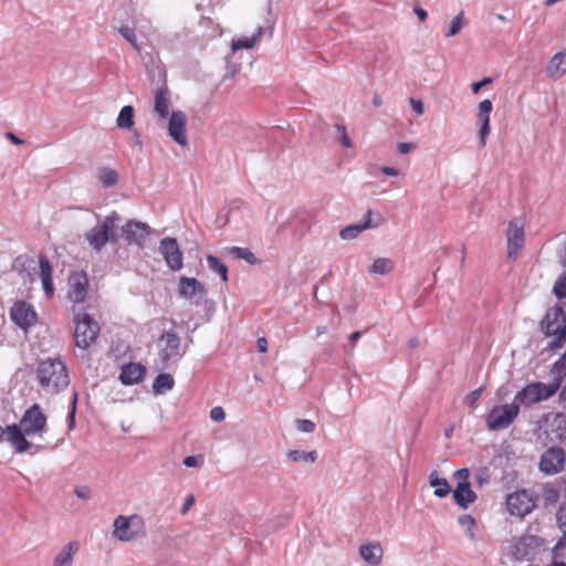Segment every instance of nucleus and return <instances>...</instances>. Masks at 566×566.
Here are the masks:
<instances>
[{
	"mask_svg": "<svg viewBox=\"0 0 566 566\" xmlns=\"http://www.w3.org/2000/svg\"><path fill=\"white\" fill-rule=\"evenodd\" d=\"M46 422L41 407L34 403L24 411L19 424L7 426V442L17 453H36L39 447L28 441V438L42 437L46 431Z\"/></svg>",
	"mask_w": 566,
	"mask_h": 566,
	"instance_id": "1",
	"label": "nucleus"
},
{
	"mask_svg": "<svg viewBox=\"0 0 566 566\" xmlns=\"http://www.w3.org/2000/svg\"><path fill=\"white\" fill-rule=\"evenodd\" d=\"M542 332L551 340L546 349L555 352L566 343V305H557L549 310L542 321Z\"/></svg>",
	"mask_w": 566,
	"mask_h": 566,
	"instance_id": "2",
	"label": "nucleus"
},
{
	"mask_svg": "<svg viewBox=\"0 0 566 566\" xmlns=\"http://www.w3.org/2000/svg\"><path fill=\"white\" fill-rule=\"evenodd\" d=\"M38 380L41 387L51 394L65 389L70 382L66 367L60 358L41 361L38 367Z\"/></svg>",
	"mask_w": 566,
	"mask_h": 566,
	"instance_id": "3",
	"label": "nucleus"
},
{
	"mask_svg": "<svg viewBox=\"0 0 566 566\" xmlns=\"http://www.w3.org/2000/svg\"><path fill=\"white\" fill-rule=\"evenodd\" d=\"M119 222L120 216L113 211L102 222L85 233L86 241L95 251H101L108 242H117L119 235L116 230L119 227Z\"/></svg>",
	"mask_w": 566,
	"mask_h": 566,
	"instance_id": "4",
	"label": "nucleus"
},
{
	"mask_svg": "<svg viewBox=\"0 0 566 566\" xmlns=\"http://www.w3.org/2000/svg\"><path fill=\"white\" fill-rule=\"evenodd\" d=\"M145 535V521L138 514L118 515L113 521V536L119 542H133Z\"/></svg>",
	"mask_w": 566,
	"mask_h": 566,
	"instance_id": "5",
	"label": "nucleus"
},
{
	"mask_svg": "<svg viewBox=\"0 0 566 566\" xmlns=\"http://www.w3.org/2000/svg\"><path fill=\"white\" fill-rule=\"evenodd\" d=\"M559 387L560 381L557 379L551 384L534 381L517 391L514 396V400L518 407H530L534 403L549 399L558 391Z\"/></svg>",
	"mask_w": 566,
	"mask_h": 566,
	"instance_id": "6",
	"label": "nucleus"
},
{
	"mask_svg": "<svg viewBox=\"0 0 566 566\" xmlns=\"http://www.w3.org/2000/svg\"><path fill=\"white\" fill-rule=\"evenodd\" d=\"M74 340L82 349L88 348L99 333L98 323L87 313H77L74 317Z\"/></svg>",
	"mask_w": 566,
	"mask_h": 566,
	"instance_id": "7",
	"label": "nucleus"
},
{
	"mask_svg": "<svg viewBox=\"0 0 566 566\" xmlns=\"http://www.w3.org/2000/svg\"><path fill=\"white\" fill-rule=\"evenodd\" d=\"M520 407L515 402L493 407L486 417V427L491 431L509 428L517 418Z\"/></svg>",
	"mask_w": 566,
	"mask_h": 566,
	"instance_id": "8",
	"label": "nucleus"
},
{
	"mask_svg": "<svg viewBox=\"0 0 566 566\" xmlns=\"http://www.w3.org/2000/svg\"><path fill=\"white\" fill-rule=\"evenodd\" d=\"M544 541L536 535H524L511 547V554L515 560L531 562L542 551Z\"/></svg>",
	"mask_w": 566,
	"mask_h": 566,
	"instance_id": "9",
	"label": "nucleus"
},
{
	"mask_svg": "<svg viewBox=\"0 0 566 566\" xmlns=\"http://www.w3.org/2000/svg\"><path fill=\"white\" fill-rule=\"evenodd\" d=\"M507 243V255L510 259H516L525 243V222L521 218H514L509 222L505 231Z\"/></svg>",
	"mask_w": 566,
	"mask_h": 566,
	"instance_id": "10",
	"label": "nucleus"
},
{
	"mask_svg": "<svg viewBox=\"0 0 566 566\" xmlns=\"http://www.w3.org/2000/svg\"><path fill=\"white\" fill-rule=\"evenodd\" d=\"M536 506L535 497L525 490L513 492L506 497V507L511 515L524 517Z\"/></svg>",
	"mask_w": 566,
	"mask_h": 566,
	"instance_id": "11",
	"label": "nucleus"
},
{
	"mask_svg": "<svg viewBox=\"0 0 566 566\" xmlns=\"http://www.w3.org/2000/svg\"><path fill=\"white\" fill-rule=\"evenodd\" d=\"M275 15L272 12V3L269 1L268 3V17L265 18V25L258 27L255 33L252 36H242L239 39L232 40L231 49L233 52H237L241 49H252L255 42L268 32L269 35H272L273 28L275 24Z\"/></svg>",
	"mask_w": 566,
	"mask_h": 566,
	"instance_id": "12",
	"label": "nucleus"
},
{
	"mask_svg": "<svg viewBox=\"0 0 566 566\" xmlns=\"http://www.w3.org/2000/svg\"><path fill=\"white\" fill-rule=\"evenodd\" d=\"M159 253L171 271H180L184 266V254L174 238H164L159 242Z\"/></svg>",
	"mask_w": 566,
	"mask_h": 566,
	"instance_id": "13",
	"label": "nucleus"
},
{
	"mask_svg": "<svg viewBox=\"0 0 566 566\" xmlns=\"http://www.w3.org/2000/svg\"><path fill=\"white\" fill-rule=\"evenodd\" d=\"M12 322L21 329H29L38 321L34 307L25 301H17L10 311Z\"/></svg>",
	"mask_w": 566,
	"mask_h": 566,
	"instance_id": "14",
	"label": "nucleus"
},
{
	"mask_svg": "<svg viewBox=\"0 0 566 566\" xmlns=\"http://www.w3.org/2000/svg\"><path fill=\"white\" fill-rule=\"evenodd\" d=\"M382 222V218L380 213L374 212L373 210H368L363 221L359 223L350 224L340 230L339 237L343 240H354L356 239L363 231L371 228H377Z\"/></svg>",
	"mask_w": 566,
	"mask_h": 566,
	"instance_id": "15",
	"label": "nucleus"
},
{
	"mask_svg": "<svg viewBox=\"0 0 566 566\" xmlns=\"http://www.w3.org/2000/svg\"><path fill=\"white\" fill-rule=\"evenodd\" d=\"M458 480L457 488L453 491L454 502L462 509H467L469 504L476 500V494L471 490L470 483L468 482L469 471L467 469H460L455 472Z\"/></svg>",
	"mask_w": 566,
	"mask_h": 566,
	"instance_id": "16",
	"label": "nucleus"
},
{
	"mask_svg": "<svg viewBox=\"0 0 566 566\" xmlns=\"http://www.w3.org/2000/svg\"><path fill=\"white\" fill-rule=\"evenodd\" d=\"M123 234L129 244L144 248L150 233V227L142 221L129 220L122 228Z\"/></svg>",
	"mask_w": 566,
	"mask_h": 566,
	"instance_id": "17",
	"label": "nucleus"
},
{
	"mask_svg": "<svg viewBox=\"0 0 566 566\" xmlns=\"http://www.w3.org/2000/svg\"><path fill=\"white\" fill-rule=\"evenodd\" d=\"M67 296L73 303H82L87 296L88 276L85 272H73L67 280Z\"/></svg>",
	"mask_w": 566,
	"mask_h": 566,
	"instance_id": "18",
	"label": "nucleus"
},
{
	"mask_svg": "<svg viewBox=\"0 0 566 566\" xmlns=\"http://www.w3.org/2000/svg\"><path fill=\"white\" fill-rule=\"evenodd\" d=\"M565 465V452L562 448H549L541 458L539 469L547 474L559 472Z\"/></svg>",
	"mask_w": 566,
	"mask_h": 566,
	"instance_id": "19",
	"label": "nucleus"
},
{
	"mask_svg": "<svg viewBox=\"0 0 566 566\" xmlns=\"http://www.w3.org/2000/svg\"><path fill=\"white\" fill-rule=\"evenodd\" d=\"M178 292L184 298H197L196 302L198 303V301L206 295L207 290L205 285L195 277L180 276Z\"/></svg>",
	"mask_w": 566,
	"mask_h": 566,
	"instance_id": "20",
	"label": "nucleus"
},
{
	"mask_svg": "<svg viewBox=\"0 0 566 566\" xmlns=\"http://www.w3.org/2000/svg\"><path fill=\"white\" fill-rule=\"evenodd\" d=\"M169 136L179 145H187L186 115L181 111L172 112L168 122Z\"/></svg>",
	"mask_w": 566,
	"mask_h": 566,
	"instance_id": "21",
	"label": "nucleus"
},
{
	"mask_svg": "<svg viewBox=\"0 0 566 566\" xmlns=\"http://www.w3.org/2000/svg\"><path fill=\"white\" fill-rule=\"evenodd\" d=\"M493 109V104L490 99H483L479 104L478 119L480 122L479 142L480 146L484 147L486 138L490 134V114Z\"/></svg>",
	"mask_w": 566,
	"mask_h": 566,
	"instance_id": "22",
	"label": "nucleus"
},
{
	"mask_svg": "<svg viewBox=\"0 0 566 566\" xmlns=\"http://www.w3.org/2000/svg\"><path fill=\"white\" fill-rule=\"evenodd\" d=\"M80 549L76 541H71L63 545L61 549L53 556L49 566H74L75 555Z\"/></svg>",
	"mask_w": 566,
	"mask_h": 566,
	"instance_id": "23",
	"label": "nucleus"
},
{
	"mask_svg": "<svg viewBox=\"0 0 566 566\" xmlns=\"http://www.w3.org/2000/svg\"><path fill=\"white\" fill-rule=\"evenodd\" d=\"M146 373V368L142 364L129 363L122 367L119 380L122 384L129 386L139 382Z\"/></svg>",
	"mask_w": 566,
	"mask_h": 566,
	"instance_id": "24",
	"label": "nucleus"
},
{
	"mask_svg": "<svg viewBox=\"0 0 566 566\" xmlns=\"http://www.w3.org/2000/svg\"><path fill=\"white\" fill-rule=\"evenodd\" d=\"M171 101L169 92L166 87H159L155 91L154 97V112L160 119H166L169 116Z\"/></svg>",
	"mask_w": 566,
	"mask_h": 566,
	"instance_id": "25",
	"label": "nucleus"
},
{
	"mask_svg": "<svg viewBox=\"0 0 566 566\" xmlns=\"http://www.w3.org/2000/svg\"><path fill=\"white\" fill-rule=\"evenodd\" d=\"M545 72L548 77L553 80H559L566 74V52H558L554 54L546 69Z\"/></svg>",
	"mask_w": 566,
	"mask_h": 566,
	"instance_id": "26",
	"label": "nucleus"
},
{
	"mask_svg": "<svg viewBox=\"0 0 566 566\" xmlns=\"http://www.w3.org/2000/svg\"><path fill=\"white\" fill-rule=\"evenodd\" d=\"M360 557L370 566H377L380 564L384 555V551L380 544H366L359 548Z\"/></svg>",
	"mask_w": 566,
	"mask_h": 566,
	"instance_id": "27",
	"label": "nucleus"
},
{
	"mask_svg": "<svg viewBox=\"0 0 566 566\" xmlns=\"http://www.w3.org/2000/svg\"><path fill=\"white\" fill-rule=\"evenodd\" d=\"M166 346L163 349L161 356L164 359H171L180 356L179 347L180 339L175 333H166L163 337Z\"/></svg>",
	"mask_w": 566,
	"mask_h": 566,
	"instance_id": "28",
	"label": "nucleus"
},
{
	"mask_svg": "<svg viewBox=\"0 0 566 566\" xmlns=\"http://www.w3.org/2000/svg\"><path fill=\"white\" fill-rule=\"evenodd\" d=\"M429 483H430V486L434 489L433 494L437 497H440V499L446 497L451 491L448 480L444 478H439L437 471H432L430 473Z\"/></svg>",
	"mask_w": 566,
	"mask_h": 566,
	"instance_id": "29",
	"label": "nucleus"
},
{
	"mask_svg": "<svg viewBox=\"0 0 566 566\" xmlns=\"http://www.w3.org/2000/svg\"><path fill=\"white\" fill-rule=\"evenodd\" d=\"M175 380L169 374H159L153 384L154 391L156 394H165L174 388Z\"/></svg>",
	"mask_w": 566,
	"mask_h": 566,
	"instance_id": "30",
	"label": "nucleus"
},
{
	"mask_svg": "<svg viewBox=\"0 0 566 566\" xmlns=\"http://www.w3.org/2000/svg\"><path fill=\"white\" fill-rule=\"evenodd\" d=\"M116 125L122 129H129L134 126V108L130 105L122 107L116 119Z\"/></svg>",
	"mask_w": 566,
	"mask_h": 566,
	"instance_id": "31",
	"label": "nucleus"
},
{
	"mask_svg": "<svg viewBox=\"0 0 566 566\" xmlns=\"http://www.w3.org/2000/svg\"><path fill=\"white\" fill-rule=\"evenodd\" d=\"M394 270V262L388 258L376 259L369 268V273L375 275H385Z\"/></svg>",
	"mask_w": 566,
	"mask_h": 566,
	"instance_id": "32",
	"label": "nucleus"
},
{
	"mask_svg": "<svg viewBox=\"0 0 566 566\" xmlns=\"http://www.w3.org/2000/svg\"><path fill=\"white\" fill-rule=\"evenodd\" d=\"M459 525L465 533V536L472 541L476 542L478 537L475 534V520L470 514H463L458 518Z\"/></svg>",
	"mask_w": 566,
	"mask_h": 566,
	"instance_id": "33",
	"label": "nucleus"
},
{
	"mask_svg": "<svg viewBox=\"0 0 566 566\" xmlns=\"http://www.w3.org/2000/svg\"><path fill=\"white\" fill-rule=\"evenodd\" d=\"M207 266L210 271L218 274L221 277L222 282L228 281V268L223 262H221V260L219 258L213 256V255H208L207 256Z\"/></svg>",
	"mask_w": 566,
	"mask_h": 566,
	"instance_id": "34",
	"label": "nucleus"
},
{
	"mask_svg": "<svg viewBox=\"0 0 566 566\" xmlns=\"http://www.w3.org/2000/svg\"><path fill=\"white\" fill-rule=\"evenodd\" d=\"M97 177L104 187H113L118 181V174L108 167H102L97 171Z\"/></svg>",
	"mask_w": 566,
	"mask_h": 566,
	"instance_id": "35",
	"label": "nucleus"
},
{
	"mask_svg": "<svg viewBox=\"0 0 566 566\" xmlns=\"http://www.w3.org/2000/svg\"><path fill=\"white\" fill-rule=\"evenodd\" d=\"M287 458L292 462L314 463L317 459L316 451L291 450Z\"/></svg>",
	"mask_w": 566,
	"mask_h": 566,
	"instance_id": "36",
	"label": "nucleus"
},
{
	"mask_svg": "<svg viewBox=\"0 0 566 566\" xmlns=\"http://www.w3.org/2000/svg\"><path fill=\"white\" fill-rule=\"evenodd\" d=\"M119 34L132 45L136 52H140V45L137 42L135 30L129 25H122L118 28Z\"/></svg>",
	"mask_w": 566,
	"mask_h": 566,
	"instance_id": "37",
	"label": "nucleus"
},
{
	"mask_svg": "<svg viewBox=\"0 0 566 566\" xmlns=\"http://www.w3.org/2000/svg\"><path fill=\"white\" fill-rule=\"evenodd\" d=\"M464 25V13L463 12H460L458 15H455L450 24H449V28L446 32V36L447 38H451V36H454L457 35L461 29L463 28Z\"/></svg>",
	"mask_w": 566,
	"mask_h": 566,
	"instance_id": "38",
	"label": "nucleus"
},
{
	"mask_svg": "<svg viewBox=\"0 0 566 566\" xmlns=\"http://www.w3.org/2000/svg\"><path fill=\"white\" fill-rule=\"evenodd\" d=\"M551 373L559 381L566 376V352L553 364Z\"/></svg>",
	"mask_w": 566,
	"mask_h": 566,
	"instance_id": "39",
	"label": "nucleus"
},
{
	"mask_svg": "<svg viewBox=\"0 0 566 566\" xmlns=\"http://www.w3.org/2000/svg\"><path fill=\"white\" fill-rule=\"evenodd\" d=\"M551 373L559 381L566 376V352L553 364Z\"/></svg>",
	"mask_w": 566,
	"mask_h": 566,
	"instance_id": "40",
	"label": "nucleus"
},
{
	"mask_svg": "<svg viewBox=\"0 0 566 566\" xmlns=\"http://www.w3.org/2000/svg\"><path fill=\"white\" fill-rule=\"evenodd\" d=\"M232 253L239 258V259H242V260H245L247 262H249L250 264H253L255 263V255L251 252V250H249L248 248H239V247H234L232 248Z\"/></svg>",
	"mask_w": 566,
	"mask_h": 566,
	"instance_id": "41",
	"label": "nucleus"
},
{
	"mask_svg": "<svg viewBox=\"0 0 566 566\" xmlns=\"http://www.w3.org/2000/svg\"><path fill=\"white\" fill-rule=\"evenodd\" d=\"M39 266L41 280L52 279V266L50 264V261L45 256H40Z\"/></svg>",
	"mask_w": 566,
	"mask_h": 566,
	"instance_id": "42",
	"label": "nucleus"
},
{
	"mask_svg": "<svg viewBox=\"0 0 566 566\" xmlns=\"http://www.w3.org/2000/svg\"><path fill=\"white\" fill-rule=\"evenodd\" d=\"M553 291L557 298L566 297V273L556 280Z\"/></svg>",
	"mask_w": 566,
	"mask_h": 566,
	"instance_id": "43",
	"label": "nucleus"
},
{
	"mask_svg": "<svg viewBox=\"0 0 566 566\" xmlns=\"http://www.w3.org/2000/svg\"><path fill=\"white\" fill-rule=\"evenodd\" d=\"M295 427L298 431L305 433H312L316 426L312 420L308 419H298L295 421Z\"/></svg>",
	"mask_w": 566,
	"mask_h": 566,
	"instance_id": "44",
	"label": "nucleus"
},
{
	"mask_svg": "<svg viewBox=\"0 0 566 566\" xmlns=\"http://www.w3.org/2000/svg\"><path fill=\"white\" fill-rule=\"evenodd\" d=\"M182 463L187 468H200L205 463V458L201 454L188 455L184 459Z\"/></svg>",
	"mask_w": 566,
	"mask_h": 566,
	"instance_id": "45",
	"label": "nucleus"
},
{
	"mask_svg": "<svg viewBox=\"0 0 566 566\" xmlns=\"http://www.w3.org/2000/svg\"><path fill=\"white\" fill-rule=\"evenodd\" d=\"M210 418L214 421V422H222L224 419H226V412L223 410L222 407H213L211 410H210Z\"/></svg>",
	"mask_w": 566,
	"mask_h": 566,
	"instance_id": "46",
	"label": "nucleus"
},
{
	"mask_svg": "<svg viewBox=\"0 0 566 566\" xmlns=\"http://www.w3.org/2000/svg\"><path fill=\"white\" fill-rule=\"evenodd\" d=\"M557 522L560 527V530L566 535V503H564L557 513Z\"/></svg>",
	"mask_w": 566,
	"mask_h": 566,
	"instance_id": "47",
	"label": "nucleus"
},
{
	"mask_svg": "<svg viewBox=\"0 0 566 566\" xmlns=\"http://www.w3.org/2000/svg\"><path fill=\"white\" fill-rule=\"evenodd\" d=\"M195 502H196L195 495L191 493L188 494L185 499L182 506L180 507V514L186 515L189 512V510L193 506Z\"/></svg>",
	"mask_w": 566,
	"mask_h": 566,
	"instance_id": "48",
	"label": "nucleus"
},
{
	"mask_svg": "<svg viewBox=\"0 0 566 566\" xmlns=\"http://www.w3.org/2000/svg\"><path fill=\"white\" fill-rule=\"evenodd\" d=\"M415 148H416V144H413V143H398L397 144V151L400 155H406Z\"/></svg>",
	"mask_w": 566,
	"mask_h": 566,
	"instance_id": "49",
	"label": "nucleus"
},
{
	"mask_svg": "<svg viewBox=\"0 0 566 566\" xmlns=\"http://www.w3.org/2000/svg\"><path fill=\"white\" fill-rule=\"evenodd\" d=\"M74 493L77 497L80 499H83V500H88L91 497V490L88 486H77L75 490H74Z\"/></svg>",
	"mask_w": 566,
	"mask_h": 566,
	"instance_id": "50",
	"label": "nucleus"
},
{
	"mask_svg": "<svg viewBox=\"0 0 566 566\" xmlns=\"http://www.w3.org/2000/svg\"><path fill=\"white\" fill-rule=\"evenodd\" d=\"M41 281H42V286H43V291H44L45 295L48 297L53 296V294H54L53 280L46 279V280H41Z\"/></svg>",
	"mask_w": 566,
	"mask_h": 566,
	"instance_id": "51",
	"label": "nucleus"
},
{
	"mask_svg": "<svg viewBox=\"0 0 566 566\" xmlns=\"http://www.w3.org/2000/svg\"><path fill=\"white\" fill-rule=\"evenodd\" d=\"M410 105H411L412 111L417 115H422L424 113V107H423L422 101L416 99V98H410Z\"/></svg>",
	"mask_w": 566,
	"mask_h": 566,
	"instance_id": "52",
	"label": "nucleus"
},
{
	"mask_svg": "<svg viewBox=\"0 0 566 566\" xmlns=\"http://www.w3.org/2000/svg\"><path fill=\"white\" fill-rule=\"evenodd\" d=\"M492 80L490 77H484L480 82L472 83L471 90L474 94H478L483 86L490 84Z\"/></svg>",
	"mask_w": 566,
	"mask_h": 566,
	"instance_id": "53",
	"label": "nucleus"
},
{
	"mask_svg": "<svg viewBox=\"0 0 566 566\" xmlns=\"http://www.w3.org/2000/svg\"><path fill=\"white\" fill-rule=\"evenodd\" d=\"M337 129L339 132H342V136H340V144H342V146L345 147V148L352 147V142H350L347 133L345 132V128L339 126V125H337Z\"/></svg>",
	"mask_w": 566,
	"mask_h": 566,
	"instance_id": "54",
	"label": "nucleus"
},
{
	"mask_svg": "<svg viewBox=\"0 0 566 566\" xmlns=\"http://www.w3.org/2000/svg\"><path fill=\"white\" fill-rule=\"evenodd\" d=\"M480 394H481V390L478 389V390L472 391L470 395H468L465 397L468 405L473 406L474 402L479 399Z\"/></svg>",
	"mask_w": 566,
	"mask_h": 566,
	"instance_id": "55",
	"label": "nucleus"
},
{
	"mask_svg": "<svg viewBox=\"0 0 566 566\" xmlns=\"http://www.w3.org/2000/svg\"><path fill=\"white\" fill-rule=\"evenodd\" d=\"M413 12L420 21H424L428 18L427 11L420 7H415Z\"/></svg>",
	"mask_w": 566,
	"mask_h": 566,
	"instance_id": "56",
	"label": "nucleus"
},
{
	"mask_svg": "<svg viewBox=\"0 0 566 566\" xmlns=\"http://www.w3.org/2000/svg\"><path fill=\"white\" fill-rule=\"evenodd\" d=\"M6 138L14 145H22L23 140L11 132L6 133Z\"/></svg>",
	"mask_w": 566,
	"mask_h": 566,
	"instance_id": "57",
	"label": "nucleus"
},
{
	"mask_svg": "<svg viewBox=\"0 0 566 566\" xmlns=\"http://www.w3.org/2000/svg\"><path fill=\"white\" fill-rule=\"evenodd\" d=\"M381 172L387 175V176H398L399 170L397 168H394V167H382L381 168Z\"/></svg>",
	"mask_w": 566,
	"mask_h": 566,
	"instance_id": "58",
	"label": "nucleus"
},
{
	"mask_svg": "<svg viewBox=\"0 0 566 566\" xmlns=\"http://www.w3.org/2000/svg\"><path fill=\"white\" fill-rule=\"evenodd\" d=\"M258 348L261 353L266 352L268 349V342L264 337L258 339Z\"/></svg>",
	"mask_w": 566,
	"mask_h": 566,
	"instance_id": "59",
	"label": "nucleus"
},
{
	"mask_svg": "<svg viewBox=\"0 0 566 566\" xmlns=\"http://www.w3.org/2000/svg\"><path fill=\"white\" fill-rule=\"evenodd\" d=\"M75 405H76V400L74 399L72 410L69 413V420H70L69 428L70 429L73 428V426H74Z\"/></svg>",
	"mask_w": 566,
	"mask_h": 566,
	"instance_id": "60",
	"label": "nucleus"
},
{
	"mask_svg": "<svg viewBox=\"0 0 566 566\" xmlns=\"http://www.w3.org/2000/svg\"><path fill=\"white\" fill-rule=\"evenodd\" d=\"M565 546V542L564 541H559L553 548V555L555 558L559 557V549H562L563 547Z\"/></svg>",
	"mask_w": 566,
	"mask_h": 566,
	"instance_id": "61",
	"label": "nucleus"
},
{
	"mask_svg": "<svg viewBox=\"0 0 566 566\" xmlns=\"http://www.w3.org/2000/svg\"><path fill=\"white\" fill-rule=\"evenodd\" d=\"M556 420L558 421V427L566 430V417L564 415H557Z\"/></svg>",
	"mask_w": 566,
	"mask_h": 566,
	"instance_id": "62",
	"label": "nucleus"
},
{
	"mask_svg": "<svg viewBox=\"0 0 566 566\" xmlns=\"http://www.w3.org/2000/svg\"><path fill=\"white\" fill-rule=\"evenodd\" d=\"M420 344V340L418 337H411L408 342H407V345L409 348H415L417 346H419Z\"/></svg>",
	"mask_w": 566,
	"mask_h": 566,
	"instance_id": "63",
	"label": "nucleus"
},
{
	"mask_svg": "<svg viewBox=\"0 0 566 566\" xmlns=\"http://www.w3.org/2000/svg\"><path fill=\"white\" fill-rule=\"evenodd\" d=\"M360 335H361L360 332L356 331V332L350 334L349 340L352 343H356L359 339Z\"/></svg>",
	"mask_w": 566,
	"mask_h": 566,
	"instance_id": "64",
	"label": "nucleus"
}]
</instances>
